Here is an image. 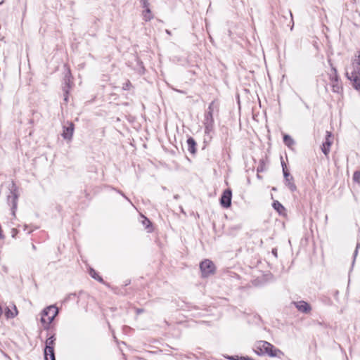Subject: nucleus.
<instances>
[{
    "instance_id": "obj_22",
    "label": "nucleus",
    "mask_w": 360,
    "mask_h": 360,
    "mask_svg": "<svg viewBox=\"0 0 360 360\" xmlns=\"http://www.w3.org/2000/svg\"><path fill=\"white\" fill-rule=\"evenodd\" d=\"M41 322L43 324V327H44V330L49 331L52 328L51 324L53 321L46 320V319L45 317H41Z\"/></svg>"
},
{
    "instance_id": "obj_7",
    "label": "nucleus",
    "mask_w": 360,
    "mask_h": 360,
    "mask_svg": "<svg viewBox=\"0 0 360 360\" xmlns=\"http://www.w3.org/2000/svg\"><path fill=\"white\" fill-rule=\"evenodd\" d=\"M64 68L65 70L64 78H63V91L67 90L70 91L73 85V77L71 73V70L70 69V67L67 65H64Z\"/></svg>"
},
{
    "instance_id": "obj_31",
    "label": "nucleus",
    "mask_w": 360,
    "mask_h": 360,
    "mask_svg": "<svg viewBox=\"0 0 360 360\" xmlns=\"http://www.w3.org/2000/svg\"><path fill=\"white\" fill-rule=\"evenodd\" d=\"M18 233V230L15 228H13L11 229V236L12 238H15Z\"/></svg>"
},
{
    "instance_id": "obj_26",
    "label": "nucleus",
    "mask_w": 360,
    "mask_h": 360,
    "mask_svg": "<svg viewBox=\"0 0 360 360\" xmlns=\"http://www.w3.org/2000/svg\"><path fill=\"white\" fill-rule=\"evenodd\" d=\"M63 91V101L65 103H68L69 101V94L70 91Z\"/></svg>"
},
{
    "instance_id": "obj_28",
    "label": "nucleus",
    "mask_w": 360,
    "mask_h": 360,
    "mask_svg": "<svg viewBox=\"0 0 360 360\" xmlns=\"http://www.w3.org/2000/svg\"><path fill=\"white\" fill-rule=\"evenodd\" d=\"M132 86L131 83L129 80H128L127 82L123 84L122 89L123 90H129Z\"/></svg>"
},
{
    "instance_id": "obj_32",
    "label": "nucleus",
    "mask_w": 360,
    "mask_h": 360,
    "mask_svg": "<svg viewBox=\"0 0 360 360\" xmlns=\"http://www.w3.org/2000/svg\"><path fill=\"white\" fill-rule=\"evenodd\" d=\"M359 246H360V244H359V243H357V244H356V248H355V250H354V254H353L354 260H355V258H356V255H357V254H358V249H359ZM354 262V261H353V262Z\"/></svg>"
},
{
    "instance_id": "obj_13",
    "label": "nucleus",
    "mask_w": 360,
    "mask_h": 360,
    "mask_svg": "<svg viewBox=\"0 0 360 360\" xmlns=\"http://www.w3.org/2000/svg\"><path fill=\"white\" fill-rule=\"evenodd\" d=\"M284 178V184L290 189L291 192L297 191V186L294 182V177L290 174L288 169L283 172Z\"/></svg>"
},
{
    "instance_id": "obj_8",
    "label": "nucleus",
    "mask_w": 360,
    "mask_h": 360,
    "mask_svg": "<svg viewBox=\"0 0 360 360\" xmlns=\"http://www.w3.org/2000/svg\"><path fill=\"white\" fill-rule=\"evenodd\" d=\"M75 131V124L71 121H67L63 126L62 137L67 141H71Z\"/></svg>"
},
{
    "instance_id": "obj_16",
    "label": "nucleus",
    "mask_w": 360,
    "mask_h": 360,
    "mask_svg": "<svg viewBox=\"0 0 360 360\" xmlns=\"http://www.w3.org/2000/svg\"><path fill=\"white\" fill-rule=\"evenodd\" d=\"M272 207L280 215H284L285 214L286 210L279 201L274 200Z\"/></svg>"
},
{
    "instance_id": "obj_43",
    "label": "nucleus",
    "mask_w": 360,
    "mask_h": 360,
    "mask_svg": "<svg viewBox=\"0 0 360 360\" xmlns=\"http://www.w3.org/2000/svg\"><path fill=\"white\" fill-rule=\"evenodd\" d=\"M290 16H291V20L292 21V14L291 13V12H290Z\"/></svg>"
},
{
    "instance_id": "obj_2",
    "label": "nucleus",
    "mask_w": 360,
    "mask_h": 360,
    "mask_svg": "<svg viewBox=\"0 0 360 360\" xmlns=\"http://www.w3.org/2000/svg\"><path fill=\"white\" fill-rule=\"evenodd\" d=\"M19 196L18 187L13 181L9 186V194L7 195V203L11 207V214L13 217H15Z\"/></svg>"
},
{
    "instance_id": "obj_20",
    "label": "nucleus",
    "mask_w": 360,
    "mask_h": 360,
    "mask_svg": "<svg viewBox=\"0 0 360 360\" xmlns=\"http://www.w3.org/2000/svg\"><path fill=\"white\" fill-rule=\"evenodd\" d=\"M142 224L145 226V228L148 229V232L150 233L153 231L152 222L150 221L148 218L143 217Z\"/></svg>"
},
{
    "instance_id": "obj_39",
    "label": "nucleus",
    "mask_w": 360,
    "mask_h": 360,
    "mask_svg": "<svg viewBox=\"0 0 360 360\" xmlns=\"http://www.w3.org/2000/svg\"><path fill=\"white\" fill-rule=\"evenodd\" d=\"M130 283H131V281H130V280H127V281H125L124 286L128 285L129 284H130Z\"/></svg>"
},
{
    "instance_id": "obj_30",
    "label": "nucleus",
    "mask_w": 360,
    "mask_h": 360,
    "mask_svg": "<svg viewBox=\"0 0 360 360\" xmlns=\"http://www.w3.org/2000/svg\"><path fill=\"white\" fill-rule=\"evenodd\" d=\"M281 167H282V170H283V171H285V169H288L287 168V165H286L285 162H284V160H283V157H282V156L281 157Z\"/></svg>"
},
{
    "instance_id": "obj_23",
    "label": "nucleus",
    "mask_w": 360,
    "mask_h": 360,
    "mask_svg": "<svg viewBox=\"0 0 360 360\" xmlns=\"http://www.w3.org/2000/svg\"><path fill=\"white\" fill-rule=\"evenodd\" d=\"M4 314L6 319H9L15 317L17 316V312H13L8 307H6L4 311Z\"/></svg>"
},
{
    "instance_id": "obj_3",
    "label": "nucleus",
    "mask_w": 360,
    "mask_h": 360,
    "mask_svg": "<svg viewBox=\"0 0 360 360\" xmlns=\"http://www.w3.org/2000/svg\"><path fill=\"white\" fill-rule=\"evenodd\" d=\"M47 339L45 341V347L44 349V360H56L55 355V345H56V335L55 333L50 334L48 333Z\"/></svg>"
},
{
    "instance_id": "obj_19",
    "label": "nucleus",
    "mask_w": 360,
    "mask_h": 360,
    "mask_svg": "<svg viewBox=\"0 0 360 360\" xmlns=\"http://www.w3.org/2000/svg\"><path fill=\"white\" fill-rule=\"evenodd\" d=\"M143 18L146 22L150 21L153 18L150 8L144 9L143 11Z\"/></svg>"
},
{
    "instance_id": "obj_4",
    "label": "nucleus",
    "mask_w": 360,
    "mask_h": 360,
    "mask_svg": "<svg viewBox=\"0 0 360 360\" xmlns=\"http://www.w3.org/2000/svg\"><path fill=\"white\" fill-rule=\"evenodd\" d=\"M328 63L330 65L331 70L329 73V79L332 86V90L334 93L341 94L343 91L341 79L338 74L336 68H335L331 62V60H328Z\"/></svg>"
},
{
    "instance_id": "obj_44",
    "label": "nucleus",
    "mask_w": 360,
    "mask_h": 360,
    "mask_svg": "<svg viewBox=\"0 0 360 360\" xmlns=\"http://www.w3.org/2000/svg\"><path fill=\"white\" fill-rule=\"evenodd\" d=\"M4 2V0H2L1 2H0V4H3Z\"/></svg>"
},
{
    "instance_id": "obj_6",
    "label": "nucleus",
    "mask_w": 360,
    "mask_h": 360,
    "mask_svg": "<svg viewBox=\"0 0 360 360\" xmlns=\"http://www.w3.org/2000/svg\"><path fill=\"white\" fill-rule=\"evenodd\" d=\"M200 269L202 277L207 278L215 273L216 266L212 261L205 259L200 263Z\"/></svg>"
},
{
    "instance_id": "obj_36",
    "label": "nucleus",
    "mask_w": 360,
    "mask_h": 360,
    "mask_svg": "<svg viewBox=\"0 0 360 360\" xmlns=\"http://www.w3.org/2000/svg\"><path fill=\"white\" fill-rule=\"evenodd\" d=\"M231 229H233V230H237L238 231V230H240L241 229V225H236V226H235L233 227H231Z\"/></svg>"
},
{
    "instance_id": "obj_41",
    "label": "nucleus",
    "mask_w": 360,
    "mask_h": 360,
    "mask_svg": "<svg viewBox=\"0 0 360 360\" xmlns=\"http://www.w3.org/2000/svg\"><path fill=\"white\" fill-rule=\"evenodd\" d=\"M271 191H277V188H276V187H272V188H271Z\"/></svg>"
},
{
    "instance_id": "obj_37",
    "label": "nucleus",
    "mask_w": 360,
    "mask_h": 360,
    "mask_svg": "<svg viewBox=\"0 0 360 360\" xmlns=\"http://www.w3.org/2000/svg\"><path fill=\"white\" fill-rule=\"evenodd\" d=\"M143 311H144V309H139H139H136V313H137L138 314H141V313H143Z\"/></svg>"
},
{
    "instance_id": "obj_14",
    "label": "nucleus",
    "mask_w": 360,
    "mask_h": 360,
    "mask_svg": "<svg viewBox=\"0 0 360 360\" xmlns=\"http://www.w3.org/2000/svg\"><path fill=\"white\" fill-rule=\"evenodd\" d=\"M294 304L297 310L302 313L309 314L311 310V305L305 301L301 300L294 302Z\"/></svg>"
},
{
    "instance_id": "obj_15",
    "label": "nucleus",
    "mask_w": 360,
    "mask_h": 360,
    "mask_svg": "<svg viewBox=\"0 0 360 360\" xmlns=\"http://www.w3.org/2000/svg\"><path fill=\"white\" fill-rule=\"evenodd\" d=\"M186 143L189 153L195 155L197 153V143L195 140L192 136H189L186 140Z\"/></svg>"
},
{
    "instance_id": "obj_18",
    "label": "nucleus",
    "mask_w": 360,
    "mask_h": 360,
    "mask_svg": "<svg viewBox=\"0 0 360 360\" xmlns=\"http://www.w3.org/2000/svg\"><path fill=\"white\" fill-rule=\"evenodd\" d=\"M284 144L288 147H291L295 144V141L288 134H284L283 137Z\"/></svg>"
},
{
    "instance_id": "obj_38",
    "label": "nucleus",
    "mask_w": 360,
    "mask_h": 360,
    "mask_svg": "<svg viewBox=\"0 0 360 360\" xmlns=\"http://www.w3.org/2000/svg\"><path fill=\"white\" fill-rule=\"evenodd\" d=\"M13 312H17V314H18V311L17 309V307L15 304H13V310H12Z\"/></svg>"
},
{
    "instance_id": "obj_9",
    "label": "nucleus",
    "mask_w": 360,
    "mask_h": 360,
    "mask_svg": "<svg viewBox=\"0 0 360 360\" xmlns=\"http://www.w3.org/2000/svg\"><path fill=\"white\" fill-rule=\"evenodd\" d=\"M231 199H232V191L231 188H226L225 189L220 198H219V202L221 206L223 208H229L231 205Z\"/></svg>"
},
{
    "instance_id": "obj_5",
    "label": "nucleus",
    "mask_w": 360,
    "mask_h": 360,
    "mask_svg": "<svg viewBox=\"0 0 360 360\" xmlns=\"http://www.w3.org/2000/svg\"><path fill=\"white\" fill-rule=\"evenodd\" d=\"M214 101H212L207 108V110L205 113L204 126H205V134L207 136L210 133L213 132L214 127V120L213 117L214 112Z\"/></svg>"
},
{
    "instance_id": "obj_29",
    "label": "nucleus",
    "mask_w": 360,
    "mask_h": 360,
    "mask_svg": "<svg viewBox=\"0 0 360 360\" xmlns=\"http://www.w3.org/2000/svg\"><path fill=\"white\" fill-rule=\"evenodd\" d=\"M264 171V161L261 160L260 165L257 168V172L259 173Z\"/></svg>"
},
{
    "instance_id": "obj_21",
    "label": "nucleus",
    "mask_w": 360,
    "mask_h": 360,
    "mask_svg": "<svg viewBox=\"0 0 360 360\" xmlns=\"http://www.w3.org/2000/svg\"><path fill=\"white\" fill-rule=\"evenodd\" d=\"M359 55L356 56V58L353 60L352 65L353 70L360 72V52H358Z\"/></svg>"
},
{
    "instance_id": "obj_17",
    "label": "nucleus",
    "mask_w": 360,
    "mask_h": 360,
    "mask_svg": "<svg viewBox=\"0 0 360 360\" xmlns=\"http://www.w3.org/2000/svg\"><path fill=\"white\" fill-rule=\"evenodd\" d=\"M89 274L94 279L96 280L101 283H104L103 278L101 276H99L98 273L94 269L91 267L89 268Z\"/></svg>"
},
{
    "instance_id": "obj_24",
    "label": "nucleus",
    "mask_w": 360,
    "mask_h": 360,
    "mask_svg": "<svg viewBox=\"0 0 360 360\" xmlns=\"http://www.w3.org/2000/svg\"><path fill=\"white\" fill-rule=\"evenodd\" d=\"M352 180L355 183L360 184V170H356L354 172Z\"/></svg>"
},
{
    "instance_id": "obj_1",
    "label": "nucleus",
    "mask_w": 360,
    "mask_h": 360,
    "mask_svg": "<svg viewBox=\"0 0 360 360\" xmlns=\"http://www.w3.org/2000/svg\"><path fill=\"white\" fill-rule=\"evenodd\" d=\"M253 350L259 356L266 354L270 357H278L279 359L285 356L284 353L281 349L266 341L260 340L257 342L254 345Z\"/></svg>"
},
{
    "instance_id": "obj_11",
    "label": "nucleus",
    "mask_w": 360,
    "mask_h": 360,
    "mask_svg": "<svg viewBox=\"0 0 360 360\" xmlns=\"http://www.w3.org/2000/svg\"><path fill=\"white\" fill-rule=\"evenodd\" d=\"M346 77L351 81L352 87L357 91H360V72L352 70L351 73L346 72Z\"/></svg>"
},
{
    "instance_id": "obj_27",
    "label": "nucleus",
    "mask_w": 360,
    "mask_h": 360,
    "mask_svg": "<svg viewBox=\"0 0 360 360\" xmlns=\"http://www.w3.org/2000/svg\"><path fill=\"white\" fill-rule=\"evenodd\" d=\"M140 3H141V6L143 8H145V9L150 8H149L150 4L148 0H140Z\"/></svg>"
},
{
    "instance_id": "obj_34",
    "label": "nucleus",
    "mask_w": 360,
    "mask_h": 360,
    "mask_svg": "<svg viewBox=\"0 0 360 360\" xmlns=\"http://www.w3.org/2000/svg\"><path fill=\"white\" fill-rule=\"evenodd\" d=\"M271 253L276 258L278 257V250L276 248L272 249Z\"/></svg>"
},
{
    "instance_id": "obj_35",
    "label": "nucleus",
    "mask_w": 360,
    "mask_h": 360,
    "mask_svg": "<svg viewBox=\"0 0 360 360\" xmlns=\"http://www.w3.org/2000/svg\"><path fill=\"white\" fill-rule=\"evenodd\" d=\"M240 360H255L254 359H252V358H251L250 356H242L240 357Z\"/></svg>"
},
{
    "instance_id": "obj_10",
    "label": "nucleus",
    "mask_w": 360,
    "mask_h": 360,
    "mask_svg": "<svg viewBox=\"0 0 360 360\" xmlns=\"http://www.w3.org/2000/svg\"><path fill=\"white\" fill-rule=\"evenodd\" d=\"M58 312V309L56 307L50 305L42 310L41 317H45L48 321H53Z\"/></svg>"
},
{
    "instance_id": "obj_12",
    "label": "nucleus",
    "mask_w": 360,
    "mask_h": 360,
    "mask_svg": "<svg viewBox=\"0 0 360 360\" xmlns=\"http://www.w3.org/2000/svg\"><path fill=\"white\" fill-rule=\"evenodd\" d=\"M333 134L330 131H326L325 141L323 142V143L321 146V151L326 156L328 155V154L330 153V146L333 144Z\"/></svg>"
},
{
    "instance_id": "obj_33",
    "label": "nucleus",
    "mask_w": 360,
    "mask_h": 360,
    "mask_svg": "<svg viewBox=\"0 0 360 360\" xmlns=\"http://www.w3.org/2000/svg\"><path fill=\"white\" fill-rule=\"evenodd\" d=\"M240 357L238 355H234V356H228V359L229 360H240Z\"/></svg>"
},
{
    "instance_id": "obj_40",
    "label": "nucleus",
    "mask_w": 360,
    "mask_h": 360,
    "mask_svg": "<svg viewBox=\"0 0 360 360\" xmlns=\"http://www.w3.org/2000/svg\"><path fill=\"white\" fill-rule=\"evenodd\" d=\"M257 177L259 179H262V176L261 175H259V173L257 174Z\"/></svg>"
},
{
    "instance_id": "obj_25",
    "label": "nucleus",
    "mask_w": 360,
    "mask_h": 360,
    "mask_svg": "<svg viewBox=\"0 0 360 360\" xmlns=\"http://www.w3.org/2000/svg\"><path fill=\"white\" fill-rule=\"evenodd\" d=\"M205 138H204V141H203V143H204V146L202 148V149H205V147L207 146V145L211 141L212 137L211 136V133L210 134L209 136H207L206 134H205Z\"/></svg>"
},
{
    "instance_id": "obj_42",
    "label": "nucleus",
    "mask_w": 360,
    "mask_h": 360,
    "mask_svg": "<svg viewBox=\"0 0 360 360\" xmlns=\"http://www.w3.org/2000/svg\"><path fill=\"white\" fill-rule=\"evenodd\" d=\"M32 248L34 250L36 249V246L34 244H32Z\"/></svg>"
}]
</instances>
